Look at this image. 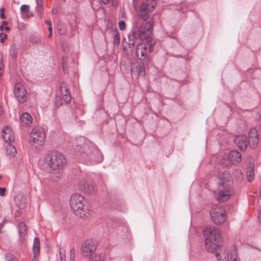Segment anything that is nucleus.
<instances>
[{
	"label": "nucleus",
	"mask_w": 261,
	"mask_h": 261,
	"mask_svg": "<svg viewBox=\"0 0 261 261\" xmlns=\"http://www.w3.org/2000/svg\"><path fill=\"white\" fill-rule=\"evenodd\" d=\"M259 196H260V197L261 198V188H260V194H259Z\"/></svg>",
	"instance_id": "13d9d810"
},
{
	"label": "nucleus",
	"mask_w": 261,
	"mask_h": 261,
	"mask_svg": "<svg viewBox=\"0 0 261 261\" xmlns=\"http://www.w3.org/2000/svg\"><path fill=\"white\" fill-rule=\"evenodd\" d=\"M4 8H1V17L2 18V19H5V16L4 15V14L3 13V11H4Z\"/></svg>",
	"instance_id": "603ef678"
},
{
	"label": "nucleus",
	"mask_w": 261,
	"mask_h": 261,
	"mask_svg": "<svg viewBox=\"0 0 261 261\" xmlns=\"http://www.w3.org/2000/svg\"><path fill=\"white\" fill-rule=\"evenodd\" d=\"M203 233L205 238V249L210 252L215 251L222 241L221 234L219 228L208 226L203 230Z\"/></svg>",
	"instance_id": "f03ea898"
},
{
	"label": "nucleus",
	"mask_w": 261,
	"mask_h": 261,
	"mask_svg": "<svg viewBox=\"0 0 261 261\" xmlns=\"http://www.w3.org/2000/svg\"><path fill=\"white\" fill-rule=\"evenodd\" d=\"M20 11L22 13H29L30 12V7L28 5H23L20 7Z\"/></svg>",
	"instance_id": "e433bc0d"
},
{
	"label": "nucleus",
	"mask_w": 261,
	"mask_h": 261,
	"mask_svg": "<svg viewBox=\"0 0 261 261\" xmlns=\"http://www.w3.org/2000/svg\"><path fill=\"white\" fill-rule=\"evenodd\" d=\"M210 215L212 221L217 225H222L226 221V213L222 207L217 206L213 208Z\"/></svg>",
	"instance_id": "6e6552de"
},
{
	"label": "nucleus",
	"mask_w": 261,
	"mask_h": 261,
	"mask_svg": "<svg viewBox=\"0 0 261 261\" xmlns=\"http://www.w3.org/2000/svg\"><path fill=\"white\" fill-rule=\"evenodd\" d=\"M80 153L81 154L82 158L86 161L89 160L91 163H99L103 160L101 152L94 146H92L91 149L84 148L83 152Z\"/></svg>",
	"instance_id": "423d86ee"
},
{
	"label": "nucleus",
	"mask_w": 261,
	"mask_h": 261,
	"mask_svg": "<svg viewBox=\"0 0 261 261\" xmlns=\"http://www.w3.org/2000/svg\"><path fill=\"white\" fill-rule=\"evenodd\" d=\"M79 187L81 190L88 193L93 189V187L90 186L89 181L84 179L80 180L79 182Z\"/></svg>",
	"instance_id": "4be33fe9"
},
{
	"label": "nucleus",
	"mask_w": 261,
	"mask_h": 261,
	"mask_svg": "<svg viewBox=\"0 0 261 261\" xmlns=\"http://www.w3.org/2000/svg\"><path fill=\"white\" fill-rule=\"evenodd\" d=\"M66 164L65 156L60 152L47 153L43 160V166L54 172L56 177L62 175V170Z\"/></svg>",
	"instance_id": "f257e3e1"
},
{
	"label": "nucleus",
	"mask_w": 261,
	"mask_h": 261,
	"mask_svg": "<svg viewBox=\"0 0 261 261\" xmlns=\"http://www.w3.org/2000/svg\"><path fill=\"white\" fill-rule=\"evenodd\" d=\"M70 205L74 214L79 217L87 218L90 215V204L84 196L80 194L75 193L71 195Z\"/></svg>",
	"instance_id": "7ed1b4c3"
},
{
	"label": "nucleus",
	"mask_w": 261,
	"mask_h": 261,
	"mask_svg": "<svg viewBox=\"0 0 261 261\" xmlns=\"http://www.w3.org/2000/svg\"><path fill=\"white\" fill-rule=\"evenodd\" d=\"M120 18H123L124 19H126V16L125 13L124 11H121L120 14Z\"/></svg>",
	"instance_id": "09e8293b"
},
{
	"label": "nucleus",
	"mask_w": 261,
	"mask_h": 261,
	"mask_svg": "<svg viewBox=\"0 0 261 261\" xmlns=\"http://www.w3.org/2000/svg\"><path fill=\"white\" fill-rule=\"evenodd\" d=\"M18 229L20 240L22 243L27 233V226L25 223L23 222L19 223L18 226Z\"/></svg>",
	"instance_id": "412c9836"
},
{
	"label": "nucleus",
	"mask_w": 261,
	"mask_h": 261,
	"mask_svg": "<svg viewBox=\"0 0 261 261\" xmlns=\"http://www.w3.org/2000/svg\"><path fill=\"white\" fill-rule=\"evenodd\" d=\"M45 22L48 25V31L49 32V34L48 35V37H50L52 35V33H53V28L51 27V21H49V20H45Z\"/></svg>",
	"instance_id": "ea45409f"
},
{
	"label": "nucleus",
	"mask_w": 261,
	"mask_h": 261,
	"mask_svg": "<svg viewBox=\"0 0 261 261\" xmlns=\"http://www.w3.org/2000/svg\"><path fill=\"white\" fill-rule=\"evenodd\" d=\"M219 184L224 188L233 187V182L230 174L225 171L219 175Z\"/></svg>",
	"instance_id": "ddd939ff"
},
{
	"label": "nucleus",
	"mask_w": 261,
	"mask_h": 261,
	"mask_svg": "<svg viewBox=\"0 0 261 261\" xmlns=\"http://www.w3.org/2000/svg\"><path fill=\"white\" fill-rule=\"evenodd\" d=\"M156 5L155 0H144L141 5L138 13V18L146 21L148 18V14L151 12Z\"/></svg>",
	"instance_id": "0eeeda50"
},
{
	"label": "nucleus",
	"mask_w": 261,
	"mask_h": 261,
	"mask_svg": "<svg viewBox=\"0 0 261 261\" xmlns=\"http://www.w3.org/2000/svg\"><path fill=\"white\" fill-rule=\"evenodd\" d=\"M128 44L129 47H130L131 46H134L135 45V42L134 40V38L133 37V38H132L131 37L129 36V35L128 36Z\"/></svg>",
	"instance_id": "37998d69"
},
{
	"label": "nucleus",
	"mask_w": 261,
	"mask_h": 261,
	"mask_svg": "<svg viewBox=\"0 0 261 261\" xmlns=\"http://www.w3.org/2000/svg\"><path fill=\"white\" fill-rule=\"evenodd\" d=\"M118 27L120 30L124 31L126 29V24L124 20H121L118 22Z\"/></svg>",
	"instance_id": "4c0bfd02"
},
{
	"label": "nucleus",
	"mask_w": 261,
	"mask_h": 261,
	"mask_svg": "<svg viewBox=\"0 0 261 261\" xmlns=\"http://www.w3.org/2000/svg\"><path fill=\"white\" fill-rule=\"evenodd\" d=\"M5 259L6 261H17L14 256L10 253H8L5 255Z\"/></svg>",
	"instance_id": "f704fd0d"
},
{
	"label": "nucleus",
	"mask_w": 261,
	"mask_h": 261,
	"mask_svg": "<svg viewBox=\"0 0 261 261\" xmlns=\"http://www.w3.org/2000/svg\"><path fill=\"white\" fill-rule=\"evenodd\" d=\"M6 188H0V196L2 197L5 196L6 192Z\"/></svg>",
	"instance_id": "49530a36"
},
{
	"label": "nucleus",
	"mask_w": 261,
	"mask_h": 261,
	"mask_svg": "<svg viewBox=\"0 0 261 261\" xmlns=\"http://www.w3.org/2000/svg\"><path fill=\"white\" fill-rule=\"evenodd\" d=\"M6 153L7 156H8L10 158H12L16 155L17 150L16 148L13 145L9 144L6 147Z\"/></svg>",
	"instance_id": "a878e982"
},
{
	"label": "nucleus",
	"mask_w": 261,
	"mask_h": 261,
	"mask_svg": "<svg viewBox=\"0 0 261 261\" xmlns=\"http://www.w3.org/2000/svg\"><path fill=\"white\" fill-rule=\"evenodd\" d=\"M136 18L134 20L133 36L134 38L139 37L140 40H149L151 33V24L150 22Z\"/></svg>",
	"instance_id": "20e7f679"
},
{
	"label": "nucleus",
	"mask_w": 261,
	"mask_h": 261,
	"mask_svg": "<svg viewBox=\"0 0 261 261\" xmlns=\"http://www.w3.org/2000/svg\"><path fill=\"white\" fill-rule=\"evenodd\" d=\"M60 261H66L65 251L63 249L60 250Z\"/></svg>",
	"instance_id": "58836bf2"
},
{
	"label": "nucleus",
	"mask_w": 261,
	"mask_h": 261,
	"mask_svg": "<svg viewBox=\"0 0 261 261\" xmlns=\"http://www.w3.org/2000/svg\"><path fill=\"white\" fill-rule=\"evenodd\" d=\"M222 166L223 167L227 166V164H225L224 163H221Z\"/></svg>",
	"instance_id": "6e6d98bb"
},
{
	"label": "nucleus",
	"mask_w": 261,
	"mask_h": 261,
	"mask_svg": "<svg viewBox=\"0 0 261 261\" xmlns=\"http://www.w3.org/2000/svg\"><path fill=\"white\" fill-rule=\"evenodd\" d=\"M20 122L23 126H30L32 123L33 118L29 113H24L20 116Z\"/></svg>",
	"instance_id": "6ab92c4d"
},
{
	"label": "nucleus",
	"mask_w": 261,
	"mask_h": 261,
	"mask_svg": "<svg viewBox=\"0 0 261 261\" xmlns=\"http://www.w3.org/2000/svg\"><path fill=\"white\" fill-rule=\"evenodd\" d=\"M258 220L259 221L261 222V206L259 207L258 210Z\"/></svg>",
	"instance_id": "8fccbe9b"
},
{
	"label": "nucleus",
	"mask_w": 261,
	"mask_h": 261,
	"mask_svg": "<svg viewBox=\"0 0 261 261\" xmlns=\"http://www.w3.org/2000/svg\"><path fill=\"white\" fill-rule=\"evenodd\" d=\"M66 62H67V59L65 57H63L62 58V63H63V69L64 70V72H66Z\"/></svg>",
	"instance_id": "a18cd8bd"
},
{
	"label": "nucleus",
	"mask_w": 261,
	"mask_h": 261,
	"mask_svg": "<svg viewBox=\"0 0 261 261\" xmlns=\"http://www.w3.org/2000/svg\"><path fill=\"white\" fill-rule=\"evenodd\" d=\"M146 46L144 43H140L137 45L136 50V55L140 60L142 61L143 65L149 66L150 59L146 56Z\"/></svg>",
	"instance_id": "9d476101"
},
{
	"label": "nucleus",
	"mask_w": 261,
	"mask_h": 261,
	"mask_svg": "<svg viewBox=\"0 0 261 261\" xmlns=\"http://www.w3.org/2000/svg\"><path fill=\"white\" fill-rule=\"evenodd\" d=\"M32 261H37L36 257L35 258L34 256V258L32 259Z\"/></svg>",
	"instance_id": "4d7b16f0"
},
{
	"label": "nucleus",
	"mask_w": 261,
	"mask_h": 261,
	"mask_svg": "<svg viewBox=\"0 0 261 261\" xmlns=\"http://www.w3.org/2000/svg\"><path fill=\"white\" fill-rule=\"evenodd\" d=\"M4 24H7V22L6 21H3L2 24L0 27V30L1 31H4V29L7 31H9L10 30V28L8 26L4 27Z\"/></svg>",
	"instance_id": "79ce46f5"
},
{
	"label": "nucleus",
	"mask_w": 261,
	"mask_h": 261,
	"mask_svg": "<svg viewBox=\"0 0 261 261\" xmlns=\"http://www.w3.org/2000/svg\"><path fill=\"white\" fill-rule=\"evenodd\" d=\"M33 251L35 258L37 257L40 253V241L38 238H35L34 240Z\"/></svg>",
	"instance_id": "393cba45"
},
{
	"label": "nucleus",
	"mask_w": 261,
	"mask_h": 261,
	"mask_svg": "<svg viewBox=\"0 0 261 261\" xmlns=\"http://www.w3.org/2000/svg\"><path fill=\"white\" fill-rule=\"evenodd\" d=\"M228 160L231 164H238L241 161V154L237 150H231L229 153Z\"/></svg>",
	"instance_id": "f3484780"
},
{
	"label": "nucleus",
	"mask_w": 261,
	"mask_h": 261,
	"mask_svg": "<svg viewBox=\"0 0 261 261\" xmlns=\"http://www.w3.org/2000/svg\"><path fill=\"white\" fill-rule=\"evenodd\" d=\"M254 177V165L253 163H250L248 167V171L247 172V178L249 182L253 180Z\"/></svg>",
	"instance_id": "5701e85b"
},
{
	"label": "nucleus",
	"mask_w": 261,
	"mask_h": 261,
	"mask_svg": "<svg viewBox=\"0 0 261 261\" xmlns=\"http://www.w3.org/2000/svg\"><path fill=\"white\" fill-rule=\"evenodd\" d=\"M249 144L251 148H255L258 144V135L255 128L250 129L249 133Z\"/></svg>",
	"instance_id": "4468645a"
},
{
	"label": "nucleus",
	"mask_w": 261,
	"mask_h": 261,
	"mask_svg": "<svg viewBox=\"0 0 261 261\" xmlns=\"http://www.w3.org/2000/svg\"><path fill=\"white\" fill-rule=\"evenodd\" d=\"M2 136L7 143H12L14 141L15 136L12 129L9 126H5L2 130Z\"/></svg>",
	"instance_id": "dca6fc26"
},
{
	"label": "nucleus",
	"mask_w": 261,
	"mask_h": 261,
	"mask_svg": "<svg viewBox=\"0 0 261 261\" xmlns=\"http://www.w3.org/2000/svg\"><path fill=\"white\" fill-rule=\"evenodd\" d=\"M15 200L17 205L20 208H23L25 207L27 203V200L23 195H17Z\"/></svg>",
	"instance_id": "b1692460"
},
{
	"label": "nucleus",
	"mask_w": 261,
	"mask_h": 261,
	"mask_svg": "<svg viewBox=\"0 0 261 261\" xmlns=\"http://www.w3.org/2000/svg\"><path fill=\"white\" fill-rule=\"evenodd\" d=\"M62 105V101L60 97H56L55 101V106L56 107H59Z\"/></svg>",
	"instance_id": "a19ab883"
},
{
	"label": "nucleus",
	"mask_w": 261,
	"mask_h": 261,
	"mask_svg": "<svg viewBox=\"0 0 261 261\" xmlns=\"http://www.w3.org/2000/svg\"><path fill=\"white\" fill-rule=\"evenodd\" d=\"M57 31L61 35H65L67 32V29L64 24H59L58 26Z\"/></svg>",
	"instance_id": "c756f323"
},
{
	"label": "nucleus",
	"mask_w": 261,
	"mask_h": 261,
	"mask_svg": "<svg viewBox=\"0 0 261 261\" xmlns=\"http://www.w3.org/2000/svg\"><path fill=\"white\" fill-rule=\"evenodd\" d=\"M101 1L105 5L109 4L111 2L112 6H113L114 7L117 6L118 4V0H101Z\"/></svg>",
	"instance_id": "72a5a7b5"
},
{
	"label": "nucleus",
	"mask_w": 261,
	"mask_h": 261,
	"mask_svg": "<svg viewBox=\"0 0 261 261\" xmlns=\"http://www.w3.org/2000/svg\"><path fill=\"white\" fill-rule=\"evenodd\" d=\"M41 39L42 38L38 35H32L30 37V41L32 43L36 44L40 42Z\"/></svg>",
	"instance_id": "2f4dec72"
},
{
	"label": "nucleus",
	"mask_w": 261,
	"mask_h": 261,
	"mask_svg": "<svg viewBox=\"0 0 261 261\" xmlns=\"http://www.w3.org/2000/svg\"><path fill=\"white\" fill-rule=\"evenodd\" d=\"M112 35L113 38V42L115 46H118L120 43V37L118 31L114 30L112 32Z\"/></svg>",
	"instance_id": "bb28decb"
},
{
	"label": "nucleus",
	"mask_w": 261,
	"mask_h": 261,
	"mask_svg": "<svg viewBox=\"0 0 261 261\" xmlns=\"http://www.w3.org/2000/svg\"><path fill=\"white\" fill-rule=\"evenodd\" d=\"M45 137V132L42 128H34L30 134L29 144L32 149L40 150L44 144Z\"/></svg>",
	"instance_id": "39448f33"
},
{
	"label": "nucleus",
	"mask_w": 261,
	"mask_h": 261,
	"mask_svg": "<svg viewBox=\"0 0 261 261\" xmlns=\"http://www.w3.org/2000/svg\"><path fill=\"white\" fill-rule=\"evenodd\" d=\"M218 261H229L228 251L222 248L216 253Z\"/></svg>",
	"instance_id": "aec40b11"
},
{
	"label": "nucleus",
	"mask_w": 261,
	"mask_h": 261,
	"mask_svg": "<svg viewBox=\"0 0 261 261\" xmlns=\"http://www.w3.org/2000/svg\"><path fill=\"white\" fill-rule=\"evenodd\" d=\"M97 248L95 243L91 239L85 241L81 247V251L83 256L88 257H91L94 254Z\"/></svg>",
	"instance_id": "1a4fd4ad"
},
{
	"label": "nucleus",
	"mask_w": 261,
	"mask_h": 261,
	"mask_svg": "<svg viewBox=\"0 0 261 261\" xmlns=\"http://www.w3.org/2000/svg\"><path fill=\"white\" fill-rule=\"evenodd\" d=\"M137 2H138V0H133V6H134L135 7H136V6H137Z\"/></svg>",
	"instance_id": "5fc2aeb1"
},
{
	"label": "nucleus",
	"mask_w": 261,
	"mask_h": 261,
	"mask_svg": "<svg viewBox=\"0 0 261 261\" xmlns=\"http://www.w3.org/2000/svg\"><path fill=\"white\" fill-rule=\"evenodd\" d=\"M233 175L239 180H242L244 177L242 172L239 169L234 170L233 172Z\"/></svg>",
	"instance_id": "7c9ffc66"
},
{
	"label": "nucleus",
	"mask_w": 261,
	"mask_h": 261,
	"mask_svg": "<svg viewBox=\"0 0 261 261\" xmlns=\"http://www.w3.org/2000/svg\"><path fill=\"white\" fill-rule=\"evenodd\" d=\"M43 0H36L37 2V11L38 12V16L40 18H42L43 16Z\"/></svg>",
	"instance_id": "cd10ccee"
},
{
	"label": "nucleus",
	"mask_w": 261,
	"mask_h": 261,
	"mask_svg": "<svg viewBox=\"0 0 261 261\" xmlns=\"http://www.w3.org/2000/svg\"><path fill=\"white\" fill-rule=\"evenodd\" d=\"M2 177V176L0 175V178Z\"/></svg>",
	"instance_id": "bf43d9fd"
},
{
	"label": "nucleus",
	"mask_w": 261,
	"mask_h": 261,
	"mask_svg": "<svg viewBox=\"0 0 261 261\" xmlns=\"http://www.w3.org/2000/svg\"><path fill=\"white\" fill-rule=\"evenodd\" d=\"M7 38V35L5 33H0V39L2 43H4V41Z\"/></svg>",
	"instance_id": "c03bdc74"
},
{
	"label": "nucleus",
	"mask_w": 261,
	"mask_h": 261,
	"mask_svg": "<svg viewBox=\"0 0 261 261\" xmlns=\"http://www.w3.org/2000/svg\"><path fill=\"white\" fill-rule=\"evenodd\" d=\"M70 261H75V250L74 248H72L70 251Z\"/></svg>",
	"instance_id": "c9c22d12"
},
{
	"label": "nucleus",
	"mask_w": 261,
	"mask_h": 261,
	"mask_svg": "<svg viewBox=\"0 0 261 261\" xmlns=\"http://www.w3.org/2000/svg\"><path fill=\"white\" fill-rule=\"evenodd\" d=\"M230 261H240L235 246H233L230 251Z\"/></svg>",
	"instance_id": "c85d7f7f"
},
{
	"label": "nucleus",
	"mask_w": 261,
	"mask_h": 261,
	"mask_svg": "<svg viewBox=\"0 0 261 261\" xmlns=\"http://www.w3.org/2000/svg\"><path fill=\"white\" fill-rule=\"evenodd\" d=\"M5 225V221H3L2 223H0V233H2L3 231H2V228L3 227V226Z\"/></svg>",
	"instance_id": "864d4df0"
},
{
	"label": "nucleus",
	"mask_w": 261,
	"mask_h": 261,
	"mask_svg": "<svg viewBox=\"0 0 261 261\" xmlns=\"http://www.w3.org/2000/svg\"><path fill=\"white\" fill-rule=\"evenodd\" d=\"M11 56L13 58H15L16 57V53L15 50H13L11 51Z\"/></svg>",
	"instance_id": "3c124183"
},
{
	"label": "nucleus",
	"mask_w": 261,
	"mask_h": 261,
	"mask_svg": "<svg viewBox=\"0 0 261 261\" xmlns=\"http://www.w3.org/2000/svg\"><path fill=\"white\" fill-rule=\"evenodd\" d=\"M14 95L19 103H23L27 100V90L21 83H16L14 89Z\"/></svg>",
	"instance_id": "9b49d317"
},
{
	"label": "nucleus",
	"mask_w": 261,
	"mask_h": 261,
	"mask_svg": "<svg viewBox=\"0 0 261 261\" xmlns=\"http://www.w3.org/2000/svg\"><path fill=\"white\" fill-rule=\"evenodd\" d=\"M155 44V42L154 40H151L150 42V46H149V49L150 51H151L152 49H153L154 45Z\"/></svg>",
	"instance_id": "de8ad7c7"
},
{
	"label": "nucleus",
	"mask_w": 261,
	"mask_h": 261,
	"mask_svg": "<svg viewBox=\"0 0 261 261\" xmlns=\"http://www.w3.org/2000/svg\"><path fill=\"white\" fill-rule=\"evenodd\" d=\"M89 261H105L103 257L99 254H95L89 258Z\"/></svg>",
	"instance_id": "473e14b6"
},
{
	"label": "nucleus",
	"mask_w": 261,
	"mask_h": 261,
	"mask_svg": "<svg viewBox=\"0 0 261 261\" xmlns=\"http://www.w3.org/2000/svg\"><path fill=\"white\" fill-rule=\"evenodd\" d=\"M234 142L242 150H245L249 144V141L247 140L246 136L244 135L236 137Z\"/></svg>",
	"instance_id": "2eb2a0df"
},
{
	"label": "nucleus",
	"mask_w": 261,
	"mask_h": 261,
	"mask_svg": "<svg viewBox=\"0 0 261 261\" xmlns=\"http://www.w3.org/2000/svg\"><path fill=\"white\" fill-rule=\"evenodd\" d=\"M60 91L64 101L69 103L71 101V97L65 83H62L60 87Z\"/></svg>",
	"instance_id": "a211bd4d"
},
{
	"label": "nucleus",
	"mask_w": 261,
	"mask_h": 261,
	"mask_svg": "<svg viewBox=\"0 0 261 261\" xmlns=\"http://www.w3.org/2000/svg\"><path fill=\"white\" fill-rule=\"evenodd\" d=\"M224 188V190L219 192L218 196L217 198L218 201L220 202H224L227 201L235 194V191L233 187Z\"/></svg>",
	"instance_id": "f8f14e48"
}]
</instances>
